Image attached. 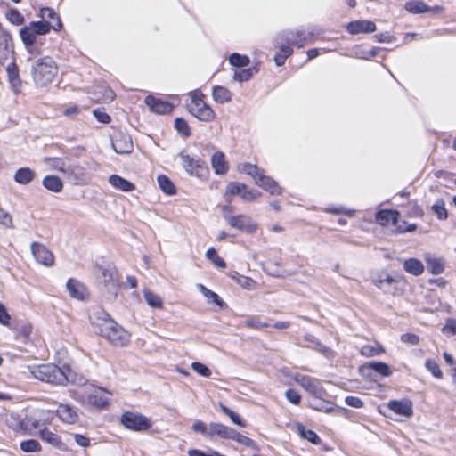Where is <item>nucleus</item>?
I'll list each match as a JSON object with an SVG mask.
<instances>
[{
    "mask_svg": "<svg viewBox=\"0 0 456 456\" xmlns=\"http://www.w3.org/2000/svg\"><path fill=\"white\" fill-rule=\"evenodd\" d=\"M144 102L147 104L151 111L157 114H168L173 110V105L166 101H162L154 96H147L144 99Z\"/></svg>",
    "mask_w": 456,
    "mask_h": 456,
    "instance_id": "obj_15",
    "label": "nucleus"
},
{
    "mask_svg": "<svg viewBox=\"0 0 456 456\" xmlns=\"http://www.w3.org/2000/svg\"><path fill=\"white\" fill-rule=\"evenodd\" d=\"M198 289L200 293L208 300H211L214 304L222 306L224 305L223 300L219 297V296L214 291L208 289L202 284L198 285Z\"/></svg>",
    "mask_w": 456,
    "mask_h": 456,
    "instance_id": "obj_42",
    "label": "nucleus"
},
{
    "mask_svg": "<svg viewBox=\"0 0 456 456\" xmlns=\"http://www.w3.org/2000/svg\"><path fill=\"white\" fill-rule=\"evenodd\" d=\"M0 224L7 228H12L13 224L12 216L2 208H0Z\"/></svg>",
    "mask_w": 456,
    "mask_h": 456,
    "instance_id": "obj_63",
    "label": "nucleus"
},
{
    "mask_svg": "<svg viewBox=\"0 0 456 456\" xmlns=\"http://www.w3.org/2000/svg\"><path fill=\"white\" fill-rule=\"evenodd\" d=\"M395 282V280L393 277L389 276V275H387L385 278H379V280L375 281L376 286L379 289L384 290L385 292H390L391 291V289L387 288L386 284L393 285Z\"/></svg>",
    "mask_w": 456,
    "mask_h": 456,
    "instance_id": "obj_58",
    "label": "nucleus"
},
{
    "mask_svg": "<svg viewBox=\"0 0 456 456\" xmlns=\"http://www.w3.org/2000/svg\"><path fill=\"white\" fill-rule=\"evenodd\" d=\"M235 195H239L242 200L252 201L260 196V192L254 189H248L244 183L231 182L225 188L224 197L228 202H231L232 198Z\"/></svg>",
    "mask_w": 456,
    "mask_h": 456,
    "instance_id": "obj_7",
    "label": "nucleus"
},
{
    "mask_svg": "<svg viewBox=\"0 0 456 456\" xmlns=\"http://www.w3.org/2000/svg\"><path fill=\"white\" fill-rule=\"evenodd\" d=\"M387 408L403 417H411L413 414L412 403L407 399L389 401Z\"/></svg>",
    "mask_w": 456,
    "mask_h": 456,
    "instance_id": "obj_16",
    "label": "nucleus"
},
{
    "mask_svg": "<svg viewBox=\"0 0 456 456\" xmlns=\"http://www.w3.org/2000/svg\"><path fill=\"white\" fill-rule=\"evenodd\" d=\"M175 128L177 131V133L184 137L187 138L191 135V128L185 119L183 118H176L175 120Z\"/></svg>",
    "mask_w": 456,
    "mask_h": 456,
    "instance_id": "obj_43",
    "label": "nucleus"
},
{
    "mask_svg": "<svg viewBox=\"0 0 456 456\" xmlns=\"http://www.w3.org/2000/svg\"><path fill=\"white\" fill-rule=\"evenodd\" d=\"M101 276L104 287L113 296L116 297L119 288L118 272L113 266L100 267Z\"/></svg>",
    "mask_w": 456,
    "mask_h": 456,
    "instance_id": "obj_9",
    "label": "nucleus"
},
{
    "mask_svg": "<svg viewBox=\"0 0 456 456\" xmlns=\"http://www.w3.org/2000/svg\"><path fill=\"white\" fill-rule=\"evenodd\" d=\"M109 183L115 189L122 191H131L134 189V183L118 175H111L109 177Z\"/></svg>",
    "mask_w": 456,
    "mask_h": 456,
    "instance_id": "obj_30",
    "label": "nucleus"
},
{
    "mask_svg": "<svg viewBox=\"0 0 456 456\" xmlns=\"http://www.w3.org/2000/svg\"><path fill=\"white\" fill-rule=\"evenodd\" d=\"M240 171L242 173H245L254 178L256 181L258 179V177L263 174V170H261L257 166L250 164V163H244L239 167Z\"/></svg>",
    "mask_w": 456,
    "mask_h": 456,
    "instance_id": "obj_41",
    "label": "nucleus"
},
{
    "mask_svg": "<svg viewBox=\"0 0 456 456\" xmlns=\"http://www.w3.org/2000/svg\"><path fill=\"white\" fill-rule=\"evenodd\" d=\"M39 436L45 442L54 446L59 445L61 443L60 437L55 433L50 431L47 428L41 429L39 431Z\"/></svg>",
    "mask_w": 456,
    "mask_h": 456,
    "instance_id": "obj_44",
    "label": "nucleus"
},
{
    "mask_svg": "<svg viewBox=\"0 0 456 456\" xmlns=\"http://www.w3.org/2000/svg\"><path fill=\"white\" fill-rule=\"evenodd\" d=\"M230 439L236 441L245 446L258 450L256 444L251 438L241 435L235 429L232 430Z\"/></svg>",
    "mask_w": 456,
    "mask_h": 456,
    "instance_id": "obj_40",
    "label": "nucleus"
},
{
    "mask_svg": "<svg viewBox=\"0 0 456 456\" xmlns=\"http://www.w3.org/2000/svg\"><path fill=\"white\" fill-rule=\"evenodd\" d=\"M249 58L246 55H240L239 53H232L229 57V62L235 67H245L249 64Z\"/></svg>",
    "mask_w": 456,
    "mask_h": 456,
    "instance_id": "obj_48",
    "label": "nucleus"
},
{
    "mask_svg": "<svg viewBox=\"0 0 456 456\" xmlns=\"http://www.w3.org/2000/svg\"><path fill=\"white\" fill-rule=\"evenodd\" d=\"M20 449L25 452H37L41 450V445L35 439H28L20 443Z\"/></svg>",
    "mask_w": 456,
    "mask_h": 456,
    "instance_id": "obj_47",
    "label": "nucleus"
},
{
    "mask_svg": "<svg viewBox=\"0 0 456 456\" xmlns=\"http://www.w3.org/2000/svg\"><path fill=\"white\" fill-rule=\"evenodd\" d=\"M352 35L360 33H371L376 30V24L371 20H355L348 23L346 27Z\"/></svg>",
    "mask_w": 456,
    "mask_h": 456,
    "instance_id": "obj_18",
    "label": "nucleus"
},
{
    "mask_svg": "<svg viewBox=\"0 0 456 456\" xmlns=\"http://www.w3.org/2000/svg\"><path fill=\"white\" fill-rule=\"evenodd\" d=\"M229 276L243 289L251 290L256 288V282L253 279L241 275L236 271L231 272Z\"/></svg>",
    "mask_w": 456,
    "mask_h": 456,
    "instance_id": "obj_31",
    "label": "nucleus"
},
{
    "mask_svg": "<svg viewBox=\"0 0 456 456\" xmlns=\"http://www.w3.org/2000/svg\"><path fill=\"white\" fill-rule=\"evenodd\" d=\"M62 28L61 20L57 19L55 24H50L46 21H32L28 26L20 30V36L30 53H33V45L37 41V36L49 33L50 29L59 31Z\"/></svg>",
    "mask_w": 456,
    "mask_h": 456,
    "instance_id": "obj_2",
    "label": "nucleus"
},
{
    "mask_svg": "<svg viewBox=\"0 0 456 456\" xmlns=\"http://www.w3.org/2000/svg\"><path fill=\"white\" fill-rule=\"evenodd\" d=\"M233 428H228L221 423L212 422L209 424L208 437L217 436L221 438L230 439Z\"/></svg>",
    "mask_w": 456,
    "mask_h": 456,
    "instance_id": "obj_27",
    "label": "nucleus"
},
{
    "mask_svg": "<svg viewBox=\"0 0 456 456\" xmlns=\"http://www.w3.org/2000/svg\"><path fill=\"white\" fill-rule=\"evenodd\" d=\"M404 8L409 12L414 14L424 13L429 11H433L436 13H439L443 11V7L441 6H435L431 8L428 5H427L424 2L418 0L407 2L404 5Z\"/></svg>",
    "mask_w": 456,
    "mask_h": 456,
    "instance_id": "obj_19",
    "label": "nucleus"
},
{
    "mask_svg": "<svg viewBox=\"0 0 456 456\" xmlns=\"http://www.w3.org/2000/svg\"><path fill=\"white\" fill-rule=\"evenodd\" d=\"M158 183L161 191L167 195H174L176 191L175 184L166 175H159Z\"/></svg>",
    "mask_w": 456,
    "mask_h": 456,
    "instance_id": "obj_36",
    "label": "nucleus"
},
{
    "mask_svg": "<svg viewBox=\"0 0 456 456\" xmlns=\"http://www.w3.org/2000/svg\"><path fill=\"white\" fill-rule=\"evenodd\" d=\"M66 288L69 296L78 300H84L87 296V289L83 283L76 279H69L66 283Z\"/></svg>",
    "mask_w": 456,
    "mask_h": 456,
    "instance_id": "obj_17",
    "label": "nucleus"
},
{
    "mask_svg": "<svg viewBox=\"0 0 456 456\" xmlns=\"http://www.w3.org/2000/svg\"><path fill=\"white\" fill-rule=\"evenodd\" d=\"M304 338L305 341L311 344L310 346H308L309 347L318 351L325 357L330 358L333 356V351L330 347L324 346L314 335L306 334L305 335Z\"/></svg>",
    "mask_w": 456,
    "mask_h": 456,
    "instance_id": "obj_26",
    "label": "nucleus"
},
{
    "mask_svg": "<svg viewBox=\"0 0 456 456\" xmlns=\"http://www.w3.org/2000/svg\"><path fill=\"white\" fill-rule=\"evenodd\" d=\"M206 256L219 268H224L226 266L224 260L217 256V253L214 248H210L207 250Z\"/></svg>",
    "mask_w": 456,
    "mask_h": 456,
    "instance_id": "obj_49",
    "label": "nucleus"
},
{
    "mask_svg": "<svg viewBox=\"0 0 456 456\" xmlns=\"http://www.w3.org/2000/svg\"><path fill=\"white\" fill-rule=\"evenodd\" d=\"M63 176L68 182L73 184H85L89 181L83 167L69 163L66 165Z\"/></svg>",
    "mask_w": 456,
    "mask_h": 456,
    "instance_id": "obj_10",
    "label": "nucleus"
},
{
    "mask_svg": "<svg viewBox=\"0 0 456 456\" xmlns=\"http://www.w3.org/2000/svg\"><path fill=\"white\" fill-rule=\"evenodd\" d=\"M297 431L301 437L306 439L314 444H319L321 443V439L318 435L311 429H307L302 424H297Z\"/></svg>",
    "mask_w": 456,
    "mask_h": 456,
    "instance_id": "obj_37",
    "label": "nucleus"
},
{
    "mask_svg": "<svg viewBox=\"0 0 456 456\" xmlns=\"http://www.w3.org/2000/svg\"><path fill=\"white\" fill-rule=\"evenodd\" d=\"M92 323L97 327L101 336L115 346H123L128 342L127 332L119 326L110 314L102 308L93 311L90 315Z\"/></svg>",
    "mask_w": 456,
    "mask_h": 456,
    "instance_id": "obj_1",
    "label": "nucleus"
},
{
    "mask_svg": "<svg viewBox=\"0 0 456 456\" xmlns=\"http://www.w3.org/2000/svg\"><path fill=\"white\" fill-rule=\"evenodd\" d=\"M432 209L438 219L444 220L447 218V210L445 208V203L443 200H437L432 206Z\"/></svg>",
    "mask_w": 456,
    "mask_h": 456,
    "instance_id": "obj_51",
    "label": "nucleus"
},
{
    "mask_svg": "<svg viewBox=\"0 0 456 456\" xmlns=\"http://www.w3.org/2000/svg\"><path fill=\"white\" fill-rule=\"evenodd\" d=\"M40 17L43 19L42 21H46L47 23L50 24H55L57 19L60 20L55 12L48 7H45L40 10Z\"/></svg>",
    "mask_w": 456,
    "mask_h": 456,
    "instance_id": "obj_50",
    "label": "nucleus"
},
{
    "mask_svg": "<svg viewBox=\"0 0 456 456\" xmlns=\"http://www.w3.org/2000/svg\"><path fill=\"white\" fill-rule=\"evenodd\" d=\"M93 114L95 117V118L99 122H101V123L109 124L110 122V120H111L110 115L107 114L102 109H95V110H94Z\"/></svg>",
    "mask_w": 456,
    "mask_h": 456,
    "instance_id": "obj_62",
    "label": "nucleus"
},
{
    "mask_svg": "<svg viewBox=\"0 0 456 456\" xmlns=\"http://www.w3.org/2000/svg\"><path fill=\"white\" fill-rule=\"evenodd\" d=\"M28 370L35 379L53 385H65L69 380L65 371L53 363L28 367Z\"/></svg>",
    "mask_w": 456,
    "mask_h": 456,
    "instance_id": "obj_3",
    "label": "nucleus"
},
{
    "mask_svg": "<svg viewBox=\"0 0 456 456\" xmlns=\"http://www.w3.org/2000/svg\"><path fill=\"white\" fill-rule=\"evenodd\" d=\"M444 334L455 335L456 334V319H449L446 321L445 325L443 328Z\"/></svg>",
    "mask_w": 456,
    "mask_h": 456,
    "instance_id": "obj_64",
    "label": "nucleus"
},
{
    "mask_svg": "<svg viewBox=\"0 0 456 456\" xmlns=\"http://www.w3.org/2000/svg\"><path fill=\"white\" fill-rule=\"evenodd\" d=\"M191 102L187 104L188 111L196 118L204 122L212 121L216 114L212 108L208 105L203 98L204 94L199 90L189 93Z\"/></svg>",
    "mask_w": 456,
    "mask_h": 456,
    "instance_id": "obj_5",
    "label": "nucleus"
},
{
    "mask_svg": "<svg viewBox=\"0 0 456 456\" xmlns=\"http://www.w3.org/2000/svg\"><path fill=\"white\" fill-rule=\"evenodd\" d=\"M323 395H313L309 400V405L320 411L330 413L335 411V406L328 401L322 399Z\"/></svg>",
    "mask_w": 456,
    "mask_h": 456,
    "instance_id": "obj_24",
    "label": "nucleus"
},
{
    "mask_svg": "<svg viewBox=\"0 0 456 456\" xmlns=\"http://www.w3.org/2000/svg\"><path fill=\"white\" fill-rule=\"evenodd\" d=\"M252 77V70L250 69L236 70L233 75V79L240 82L248 81Z\"/></svg>",
    "mask_w": 456,
    "mask_h": 456,
    "instance_id": "obj_60",
    "label": "nucleus"
},
{
    "mask_svg": "<svg viewBox=\"0 0 456 456\" xmlns=\"http://www.w3.org/2000/svg\"><path fill=\"white\" fill-rule=\"evenodd\" d=\"M256 184L268 191L273 195H279L281 192V187L271 177L266 176L264 173L256 180Z\"/></svg>",
    "mask_w": 456,
    "mask_h": 456,
    "instance_id": "obj_23",
    "label": "nucleus"
},
{
    "mask_svg": "<svg viewBox=\"0 0 456 456\" xmlns=\"http://www.w3.org/2000/svg\"><path fill=\"white\" fill-rule=\"evenodd\" d=\"M30 248L35 260L38 264L45 266H52L54 264V256L53 252L44 244L33 242Z\"/></svg>",
    "mask_w": 456,
    "mask_h": 456,
    "instance_id": "obj_12",
    "label": "nucleus"
},
{
    "mask_svg": "<svg viewBox=\"0 0 456 456\" xmlns=\"http://www.w3.org/2000/svg\"><path fill=\"white\" fill-rule=\"evenodd\" d=\"M9 81L12 87L17 88L20 86V79L19 78L18 67L14 62H11L6 68Z\"/></svg>",
    "mask_w": 456,
    "mask_h": 456,
    "instance_id": "obj_39",
    "label": "nucleus"
},
{
    "mask_svg": "<svg viewBox=\"0 0 456 456\" xmlns=\"http://www.w3.org/2000/svg\"><path fill=\"white\" fill-rule=\"evenodd\" d=\"M403 269L408 273L418 276L424 271V265L420 260L417 258H409L403 262Z\"/></svg>",
    "mask_w": 456,
    "mask_h": 456,
    "instance_id": "obj_32",
    "label": "nucleus"
},
{
    "mask_svg": "<svg viewBox=\"0 0 456 456\" xmlns=\"http://www.w3.org/2000/svg\"><path fill=\"white\" fill-rule=\"evenodd\" d=\"M365 367L375 370L383 377H389L392 373L389 366L387 363L381 362H371L367 363Z\"/></svg>",
    "mask_w": 456,
    "mask_h": 456,
    "instance_id": "obj_38",
    "label": "nucleus"
},
{
    "mask_svg": "<svg viewBox=\"0 0 456 456\" xmlns=\"http://www.w3.org/2000/svg\"><path fill=\"white\" fill-rule=\"evenodd\" d=\"M56 413L63 422L69 424L75 423L78 419L77 411L68 404H60Z\"/></svg>",
    "mask_w": 456,
    "mask_h": 456,
    "instance_id": "obj_22",
    "label": "nucleus"
},
{
    "mask_svg": "<svg viewBox=\"0 0 456 456\" xmlns=\"http://www.w3.org/2000/svg\"><path fill=\"white\" fill-rule=\"evenodd\" d=\"M144 300L150 306L153 308L160 309L163 305L162 298L159 296L151 293V291L144 290Z\"/></svg>",
    "mask_w": 456,
    "mask_h": 456,
    "instance_id": "obj_46",
    "label": "nucleus"
},
{
    "mask_svg": "<svg viewBox=\"0 0 456 456\" xmlns=\"http://www.w3.org/2000/svg\"><path fill=\"white\" fill-rule=\"evenodd\" d=\"M211 164L216 174L217 175H224L228 171V163L225 161L224 153L220 151L213 154Z\"/></svg>",
    "mask_w": 456,
    "mask_h": 456,
    "instance_id": "obj_29",
    "label": "nucleus"
},
{
    "mask_svg": "<svg viewBox=\"0 0 456 456\" xmlns=\"http://www.w3.org/2000/svg\"><path fill=\"white\" fill-rule=\"evenodd\" d=\"M111 145L118 154H127L133 150V142L131 137L122 132L114 133L111 138Z\"/></svg>",
    "mask_w": 456,
    "mask_h": 456,
    "instance_id": "obj_13",
    "label": "nucleus"
},
{
    "mask_svg": "<svg viewBox=\"0 0 456 456\" xmlns=\"http://www.w3.org/2000/svg\"><path fill=\"white\" fill-rule=\"evenodd\" d=\"M295 380L304 389L308 391L312 396L313 395H324L325 390L320 385V382L317 379H314L306 375H297L295 377Z\"/></svg>",
    "mask_w": 456,
    "mask_h": 456,
    "instance_id": "obj_14",
    "label": "nucleus"
},
{
    "mask_svg": "<svg viewBox=\"0 0 456 456\" xmlns=\"http://www.w3.org/2000/svg\"><path fill=\"white\" fill-rule=\"evenodd\" d=\"M12 54V38L4 31H0V66Z\"/></svg>",
    "mask_w": 456,
    "mask_h": 456,
    "instance_id": "obj_21",
    "label": "nucleus"
},
{
    "mask_svg": "<svg viewBox=\"0 0 456 456\" xmlns=\"http://www.w3.org/2000/svg\"><path fill=\"white\" fill-rule=\"evenodd\" d=\"M111 394L102 387H90L81 395L83 399H86L87 403L95 408H104L110 402Z\"/></svg>",
    "mask_w": 456,
    "mask_h": 456,
    "instance_id": "obj_8",
    "label": "nucleus"
},
{
    "mask_svg": "<svg viewBox=\"0 0 456 456\" xmlns=\"http://www.w3.org/2000/svg\"><path fill=\"white\" fill-rule=\"evenodd\" d=\"M228 224L248 234H253L257 230L256 223L248 215H237L234 217H228Z\"/></svg>",
    "mask_w": 456,
    "mask_h": 456,
    "instance_id": "obj_11",
    "label": "nucleus"
},
{
    "mask_svg": "<svg viewBox=\"0 0 456 456\" xmlns=\"http://www.w3.org/2000/svg\"><path fill=\"white\" fill-rule=\"evenodd\" d=\"M428 269L435 275L440 274L444 272V266L440 259L437 258H428Z\"/></svg>",
    "mask_w": 456,
    "mask_h": 456,
    "instance_id": "obj_45",
    "label": "nucleus"
},
{
    "mask_svg": "<svg viewBox=\"0 0 456 456\" xmlns=\"http://www.w3.org/2000/svg\"><path fill=\"white\" fill-rule=\"evenodd\" d=\"M45 162L51 166L53 169H56L62 174L64 173L67 162L60 160L58 159H45Z\"/></svg>",
    "mask_w": 456,
    "mask_h": 456,
    "instance_id": "obj_61",
    "label": "nucleus"
},
{
    "mask_svg": "<svg viewBox=\"0 0 456 456\" xmlns=\"http://www.w3.org/2000/svg\"><path fill=\"white\" fill-rule=\"evenodd\" d=\"M426 368L432 373V375L436 379H442L443 372L440 370L437 362L432 359H428L425 363Z\"/></svg>",
    "mask_w": 456,
    "mask_h": 456,
    "instance_id": "obj_55",
    "label": "nucleus"
},
{
    "mask_svg": "<svg viewBox=\"0 0 456 456\" xmlns=\"http://www.w3.org/2000/svg\"><path fill=\"white\" fill-rule=\"evenodd\" d=\"M58 68L53 58L43 57L37 60L32 65V77L37 86H46L53 80Z\"/></svg>",
    "mask_w": 456,
    "mask_h": 456,
    "instance_id": "obj_4",
    "label": "nucleus"
},
{
    "mask_svg": "<svg viewBox=\"0 0 456 456\" xmlns=\"http://www.w3.org/2000/svg\"><path fill=\"white\" fill-rule=\"evenodd\" d=\"M179 159L183 168L189 175H194L200 180H206L208 178L209 170L204 161L200 159H193L183 152L179 154Z\"/></svg>",
    "mask_w": 456,
    "mask_h": 456,
    "instance_id": "obj_6",
    "label": "nucleus"
},
{
    "mask_svg": "<svg viewBox=\"0 0 456 456\" xmlns=\"http://www.w3.org/2000/svg\"><path fill=\"white\" fill-rule=\"evenodd\" d=\"M43 185L53 192H60L63 188L61 180L56 175H46L43 179Z\"/></svg>",
    "mask_w": 456,
    "mask_h": 456,
    "instance_id": "obj_34",
    "label": "nucleus"
},
{
    "mask_svg": "<svg viewBox=\"0 0 456 456\" xmlns=\"http://www.w3.org/2000/svg\"><path fill=\"white\" fill-rule=\"evenodd\" d=\"M281 41H284L285 43L289 44V45H297V47H303L304 46V40L300 38L299 32H286L282 35L279 36Z\"/></svg>",
    "mask_w": 456,
    "mask_h": 456,
    "instance_id": "obj_35",
    "label": "nucleus"
},
{
    "mask_svg": "<svg viewBox=\"0 0 456 456\" xmlns=\"http://www.w3.org/2000/svg\"><path fill=\"white\" fill-rule=\"evenodd\" d=\"M382 352L383 350L379 346L372 345H365L360 350L361 354L365 357H372L375 355H379Z\"/></svg>",
    "mask_w": 456,
    "mask_h": 456,
    "instance_id": "obj_54",
    "label": "nucleus"
},
{
    "mask_svg": "<svg viewBox=\"0 0 456 456\" xmlns=\"http://www.w3.org/2000/svg\"><path fill=\"white\" fill-rule=\"evenodd\" d=\"M36 177V173L29 167H20L16 170L13 179L14 181L22 185L29 183Z\"/></svg>",
    "mask_w": 456,
    "mask_h": 456,
    "instance_id": "obj_28",
    "label": "nucleus"
},
{
    "mask_svg": "<svg viewBox=\"0 0 456 456\" xmlns=\"http://www.w3.org/2000/svg\"><path fill=\"white\" fill-rule=\"evenodd\" d=\"M220 409H221V411L224 414H226L227 416L230 417L231 420L234 424H236V425H238L240 427H245L246 426L245 422L240 419V417L237 413H235L234 411L230 410L228 407H226L225 405L221 403L220 404Z\"/></svg>",
    "mask_w": 456,
    "mask_h": 456,
    "instance_id": "obj_52",
    "label": "nucleus"
},
{
    "mask_svg": "<svg viewBox=\"0 0 456 456\" xmlns=\"http://www.w3.org/2000/svg\"><path fill=\"white\" fill-rule=\"evenodd\" d=\"M122 424L132 430L140 431L142 429V417L133 412H126L121 417Z\"/></svg>",
    "mask_w": 456,
    "mask_h": 456,
    "instance_id": "obj_20",
    "label": "nucleus"
},
{
    "mask_svg": "<svg viewBox=\"0 0 456 456\" xmlns=\"http://www.w3.org/2000/svg\"><path fill=\"white\" fill-rule=\"evenodd\" d=\"M191 369L203 377L208 378L211 376L209 368L201 362H192Z\"/></svg>",
    "mask_w": 456,
    "mask_h": 456,
    "instance_id": "obj_59",
    "label": "nucleus"
},
{
    "mask_svg": "<svg viewBox=\"0 0 456 456\" xmlns=\"http://www.w3.org/2000/svg\"><path fill=\"white\" fill-rule=\"evenodd\" d=\"M213 99L218 103H226L232 100V93L225 87L216 86L212 91Z\"/></svg>",
    "mask_w": 456,
    "mask_h": 456,
    "instance_id": "obj_33",
    "label": "nucleus"
},
{
    "mask_svg": "<svg viewBox=\"0 0 456 456\" xmlns=\"http://www.w3.org/2000/svg\"><path fill=\"white\" fill-rule=\"evenodd\" d=\"M245 326L251 329H263L269 327V324L260 321L258 317H251L245 321Z\"/></svg>",
    "mask_w": 456,
    "mask_h": 456,
    "instance_id": "obj_57",
    "label": "nucleus"
},
{
    "mask_svg": "<svg viewBox=\"0 0 456 456\" xmlns=\"http://www.w3.org/2000/svg\"><path fill=\"white\" fill-rule=\"evenodd\" d=\"M4 420L6 424L12 429H17L21 427L20 418L14 413H7L5 415Z\"/></svg>",
    "mask_w": 456,
    "mask_h": 456,
    "instance_id": "obj_56",
    "label": "nucleus"
},
{
    "mask_svg": "<svg viewBox=\"0 0 456 456\" xmlns=\"http://www.w3.org/2000/svg\"><path fill=\"white\" fill-rule=\"evenodd\" d=\"M400 214L395 210H380L376 214V220L381 225H387L391 223L396 224L399 220Z\"/></svg>",
    "mask_w": 456,
    "mask_h": 456,
    "instance_id": "obj_25",
    "label": "nucleus"
},
{
    "mask_svg": "<svg viewBox=\"0 0 456 456\" xmlns=\"http://www.w3.org/2000/svg\"><path fill=\"white\" fill-rule=\"evenodd\" d=\"M274 44L276 47L279 48V53L282 54L287 58L292 54L293 50L291 48V45L285 43L284 41H281L280 37H276Z\"/></svg>",
    "mask_w": 456,
    "mask_h": 456,
    "instance_id": "obj_53",
    "label": "nucleus"
}]
</instances>
